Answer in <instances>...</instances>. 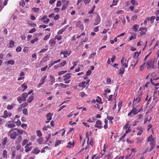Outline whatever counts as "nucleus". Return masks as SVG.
I'll use <instances>...</instances> for the list:
<instances>
[{"mask_svg": "<svg viewBox=\"0 0 159 159\" xmlns=\"http://www.w3.org/2000/svg\"><path fill=\"white\" fill-rule=\"evenodd\" d=\"M14 130H17V131L14 132L12 133L10 135V138L12 139H15L17 136H19V134H22L24 133L25 134H26V133L24 131L17 129L16 128H14L11 129L9 131V133Z\"/></svg>", "mask_w": 159, "mask_h": 159, "instance_id": "nucleus-1", "label": "nucleus"}, {"mask_svg": "<svg viewBox=\"0 0 159 159\" xmlns=\"http://www.w3.org/2000/svg\"><path fill=\"white\" fill-rule=\"evenodd\" d=\"M141 96L142 94H137L136 95L135 97H134V102L133 103V104H134V102L135 101H137V102H139L141 100Z\"/></svg>", "mask_w": 159, "mask_h": 159, "instance_id": "nucleus-2", "label": "nucleus"}, {"mask_svg": "<svg viewBox=\"0 0 159 159\" xmlns=\"http://www.w3.org/2000/svg\"><path fill=\"white\" fill-rule=\"evenodd\" d=\"M5 126L9 128H12L16 127V125L13 122L11 121H8L6 124Z\"/></svg>", "mask_w": 159, "mask_h": 159, "instance_id": "nucleus-3", "label": "nucleus"}, {"mask_svg": "<svg viewBox=\"0 0 159 159\" xmlns=\"http://www.w3.org/2000/svg\"><path fill=\"white\" fill-rule=\"evenodd\" d=\"M140 51L139 52H135L134 53V56L133 57V58H134V59L136 61L135 63L134 64L133 68L135 67V65H136L137 63L138 59H137L138 57L139 56V53L140 52Z\"/></svg>", "mask_w": 159, "mask_h": 159, "instance_id": "nucleus-4", "label": "nucleus"}, {"mask_svg": "<svg viewBox=\"0 0 159 159\" xmlns=\"http://www.w3.org/2000/svg\"><path fill=\"white\" fill-rule=\"evenodd\" d=\"M101 21V19L99 16L98 15L96 17V19L95 20V22L93 23V25H98Z\"/></svg>", "mask_w": 159, "mask_h": 159, "instance_id": "nucleus-5", "label": "nucleus"}, {"mask_svg": "<svg viewBox=\"0 0 159 159\" xmlns=\"http://www.w3.org/2000/svg\"><path fill=\"white\" fill-rule=\"evenodd\" d=\"M146 66L148 68H154V65L152 63V60H149L147 62Z\"/></svg>", "mask_w": 159, "mask_h": 159, "instance_id": "nucleus-6", "label": "nucleus"}, {"mask_svg": "<svg viewBox=\"0 0 159 159\" xmlns=\"http://www.w3.org/2000/svg\"><path fill=\"white\" fill-rule=\"evenodd\" d=\"M101 124V122L100 120H98L96 122V124L95 125V127L99 129H101L102 128Z\"/></svg>", "mask_w": 159, "mask_h": 159, "instance_id": "nucleus-7", "label": "nucleus"}, {"mask_svg": "<svg viewBox=\"0 0 159 159\" xmlns=\"http://www.w3.org/2000/svg\"><path fill=\"white\" fill-rule=\"evenodd\" d=\"M76 26L81 29L82 31L84 30V27L81 24V23L80 21H77V24H76Z\"/></svg>", "mask_w": 159, "mask_h": 159, "instance_id": "nucleus-8", "label": "nucleus"}, {"mask_svg": "<svg viewBox=\"0 0 159 159\" xmlns=\"http://www.w3.org/2000/svg\"><path fill=\"white\" fill-rule=\"evenodd\" d=\"M53 115V114L50 113H49L47 114L46 116L47 119L48 120H50L52 119V116Z\"/></svg>", "mask_w": 159, "mask_h": 159, "instance_id": "nucleus-9", "label": "nucleus"}, {"mask_svg": "<svg viewBox=\"0 0 159 159\" xmlns=\"http://www.w3.org/2000/svg\"><path fill=\"white\" fill-rule=\"evenodd\" d=\"M56 43V41L53 39H51L49 40V44L50 46H52L54 45Z\"/></svg>", "mask_w": 159, "mask_h": 159, "instance_id": "nucleus-10", "label": "nucleus"}, {"mask_svg": "<svg viewBox=\"0 0 159 159\" xmlns=\"http://www.w3.org/2000/svg\"><path fill=\"white\" fill-rule=\"evenodd\" d=\"M139 27V25H137V24H135L134 25L133 27H132V29H133V30L135 32H136L138 31V28Z\"/></svg>", "mask_w": 159, "mask_h": 159, "instance_id": "nucleus-11", "label": "nucleus"}, {"mask_svg": "<svg viewBox=\"0 0 159 159\" xmlns=\"http://www.w3.org/2000/svg\"><path fill=\"white\" fill-rule=\"evenodd\" d=\"M71 75L70 73L67 74V75H64L63 77L65 78L64 79V81H66L67 80L69 79L71 77L70 75Z\"/></svg>", "mask_w": 159, "mask_h": 159, "instance_id": "nucleus-12", "label": "nucleus"}, {"mask_svg": "<svg viewBox=\"0 0 159 159\" xmlns=\"http://www.w3.org/2000/svg\"><path fill=\"white\" fill-rule=\"evenodd\" d=\"M49 58V57H48V55L46 56L45 57H44L40 61V63L44 62L47 60H48Z\"/></svg>", "mask_w": 159, "mask_h": 159, "instance_id": "nucleus-13", "label": "nucleus"}, {"mask_svg": "<svg viewBox=\"0 0 159 159\" xmlns=\"http://www.w3.org/2000/svg\"><path fill=\"white\" fill-rule=\"evenodd\" d=\"M132 112H133V115L137 114L139 111V110L138 111V109L136 108H133L131 110Z\"/></svg>", "mask_w": 159, "mask_h": 159, "instance_id": "nucleus-14", "label": "nucleus"}, {"mask_svg": "<svg viewBox=\"0 0 159 159\" xmlns=\"http://www.w3.org/2000/svg\"><path fill=\"white\" fill-rule=\"evenodd\" d=\"M14 123H16L17 126H19L21 125L20 121L18 120H16L15 118L14 119Z\"/></svg>", "mask_w": 159, "mask_h": 159, "instance_id": "nucleus-15", "label": "nucleus"}, {"mask_svg": "<svg viewBox=\"0 0 159 159\" xmlns=\"http://www.w3.org/2000/svg\"><path fill=\"white\" fill-rule=\"evenodd\" d=\"M40 152V150L38 149L37 148H34L32 151V152L38 154Z\"/></svg>", "mask_w": 159, "mask_h": 159, "instance_id": "nucleus-16", "label": "nucleus"}, {"mask_svg": "<svg viewBox=\"0 0 159 159\" xmlns=\"http://www.w3.org/2000/svg\"><path fill=\"white\" fill-rule=\"evenodd\" d=\"M150 145L151 146V148L149 150L150 151H151L154 148V143L153 141H151L150 143Z\"/></svg>", "mask_w": 159, "mask_h": 159, "instance_id": "nucleus-17", "label": "nucleus"}, {"mask_svg": "<svg viewBox=\"0 0 159 159\" xmlns=\"http://www.w3.org/2000/svg\"><path fill=\"white\" fill-rule=\"evenodd\" d=\"M60 54H63V55H67L68 56H69L70 55V53H69L68 52V51L66 50H65L64 51H62L61 52Z\"/></svg>", "mask_w": 159, "mask_h": 159, "instance_id": "nucleus-18", "label": "nucleus"}, {"mask_svg": "<svg viewBox=\"0 0 159 159\" xmlns=\"http://www.w3.org/2000/svg\"><path fill=\"white\" fill-rule=\"evenodd\" d=\"M46 76H43V78H42L40 80V83L41 84H43L45 82V79H46Z\"/></svg>", "mask_w": 159, "mask_h": 159, "instance_id": "nucleus-19", "label": "nucleus"}, {"mask_svg": "<svg viewBox=\"0 0 159 159\" xmlns=\"http://www.w3.org/2000/svg\"><path fill=\"white\" fill-rule=\"evenodd\" d=\"M125 72V69L124 68L122 67L120 68L119 70V74L122 75Z\"/></svg>", "mask_w": 159, "mask_h": 159, "instance_id": "nucleus-20", "label": "nucleus"}, {"mask_svg": "<svg viewBox=\"0 0 159 159\" xmlns=\"http://www.w3.org/2000/svg\"><path fill=\"white\" fill-rule=\"evenodd\" d=\"M68 85L67 84H65L63 83H61L58 84V86L61 87L63 88H66Z\"/></svg>", "mask_w": 159, "mask_h": 159, "instance_id": "nucleus-21", "label": "nucleus"}, {"mask_svg": "<svg viewBox=\"0 0 159 159\" xmlns=\"http://www.w3.org/2000/svg\"><path fill=\"white\" fill-rule=\"evenodd\" d=\"M3 157L4 158H6L7 157V152L6 150H4L3 151L2 153Z\"/></svg>", "mask_w": 159, "mask_h": 159, "instance_id": "nucleus-22", "label": "nucleus"}, {"mask_svg": "<svg viewBox=\"0 0 159 159\" xmlns=\"http://www.w3.org/2000/svg\"><path fill=\"white\" fill-rule=\"evenodd\" d=\"M34 99V96L31 95L29 98V99L27 100V102L29 103L31 102Z\"/></svg>", "mask_w": 159, "mask_h": 159, "instance_id": "nucleus-23", "label": "nucleus"}, {"mask_svg": "<svg viewBox=\"0 0 159 159\" xmlns=\"http://www.w3.org/2000/svg\"><path fill=\"white\" fill-rule=\"evenodd\" d=\"M23 113L25 115H28V112L26 108H24L22 110Z\"/></svg>", "mask_w": 159, "mask_h": 159, "instance_id": "nucleus-24", "label": "nucleus"}, {"mask_svg": "<svg viewBox=\"0 0 159 159\" xmlns=\"http://www.w3.org/2000/svg\"><path fill=\"white\" fill-rule=\"evenodd\" d=\"M131 2L132 4L134 6H136L138 5V3L136 1L134 0H132L131 1Z\"/></svg>", "mask_w": 159, "mask_h": 159, "instance_id": "nucleus-25", "label": "nucleus"}, {"mask_svg": "<svg viewBox=\"0 0 159 159\" xmlns=\"http://www.w3.org/2000/svg\"><path fill=\"white\" fill-rule=\"evenodd\" d=\"M139 30L140 31H145L147 32V29L146 27H141L139 28Z\"/></svg>", "mask_w": 159, "mask_h": 159, "instance_id": "nucleus-26", "label": "nucleus"}, {"mask_svg": "<svg viewBox=\"0 0 159 159\" xmlns=\"http://www.w3.org/2000/svg\"><path fill=\"white\" fill-rule=\"evenodd\" d=\"M14 42L13 40H11L10 41L9 43V44L10 45V47L12 48L14 46Z\"/></svg>", "mask_w": 159, "mask_h": 159, "instance_id": "nucleus-27", "label": "nucleus"}, {"mask_svg": "<svg viewBox=\"0 0 159 159\" xmlns=\"http://www.w3.org/2000/svg\"><path fill=\"white\" fill-rule=\"evenodd\" d=\"M15 105V104H12L11 105H8L7 106V109L8 110H11L13 108V106Z\"/></svg>", "mask_w": 159, "mask_h": 159, "instance_id": "nucleus-28", "label": "nucleus"}, {"mask_svg": "<svg viewBox=\"0 0 159 159\" xmlns=\"http://www.w3.org/2000/svg\"><path fill=\"white\" fill-rule=\"evenodd\" d=\"M80 95L81 96V97L82 98L87 96V95L84 92H81L80 93Z\"/></svg>", "mask_w": 159, "mask_h": 159, "instance_id": "nucleus-29", "label": "nucleus"}, {"mask_svg": "<svg viewBox=\"0 0 159 159\" xmlns=\"http://www.w3.org/2000/svg\"><path fill=\"white\" fill-rule=\"evenodd\" d=\"M28 104L27 102H25L23 103V104L20 105V107H23L24 108L26 107L27 106Z\"/></svg>", "mask_w": 159, "mask_h": 159, "instance_id": "nucleus-30", "label": "nucleus"}, {"mask_svg": "<svg viewBox=\"0 0 159 159\" xmlns=\"http://www.w3.org/2000/svg\"><path fill=\"white\" fill-rule=\"evenodd\" d=\"M43 140L42 138H40L39 139L38 142L39 144H41L43 142Z\"/></svg>", "mask_w": 159, "mask_h": 159, "instance_id": "nucleus-31", "label": "nucleus"}, {"mask_svg": "<svg viewBox=\"0 0 159 159\" xmlns=\"http://www.w3.org/2000/svg\"><path fill=\"white\" fill-rule=\"evenodd\" d=\"M28 142V140L26 139H24L22 143V145L23 146L25 145L26 144H27Z\"/></svg>", "mask_w": 159, "mask_h": 159, "instance_id": "nucleus-32", "label": "nucleus"}, {"mask_svg": "<svg viewBox=\"0 0 159 159\" xmlns=\"http://www.w3.org/2000/svg\"><path fill=\"white\" fill-rule=\"evenodd\" d=\"M8 113L7 111H5L4 112V116H2L5 118H6L8 116Z\"/></svg>", "mask_w": 159, "mask_h": 159, "instance_id": "nucleus-33", "label": "nucleus"}, {"mask_svg": "<svg viewBox=\"0 0 159 159\" xmlns=\"http://www.w3.org/2000/svg\"><path fill=\"white\" fill-rule=\"evenodd\" d=\"M25 148V151L26 152H28L29 151H30L32 149V146L30 147L29 148Z\"/></svg>", "mask_w": 159, "mask_h": 159, "instance_id": "nucleus-34", "label": "nucleus"}, {"mask_svg": "<svg viewBox=\"0 0 159 159\" xmlns=\"http://www.w3.org/2000/svg\"><path fill=\"white\" fill-rule=\"evenodd\" d=\"M7 63L8 64L13 65L14 64L15 62L13 60H10L7 61Z\"/></svg>", "mask_w": 159, "mask_h": 159, "instance_id": "nucleus-35", "label": "nucleus"}, {"mask_svg": "<svg viewBox=\"0 0 159 159\" xmlns=\"http://www.w3.org/2000/svg\"><path fill=\"white\" fill-rule=\"evenodd\" d=\"M96 52H94L93 54H91L89 57V59H90L93 57H94V56L96 55Z\"/></svg>", "mask_w": 159, "mask_h": 159, "instance_id": "nucleus-36", "label": "nucleus"}, {"mask_svg": "<svg viewBox=\"0 0 159 159\" xmlns=\"http://www.w3.org/2000/svg\"><path fill=\"white\" fill-rule=\"evenodd\" d=\"M32 10L34 11L37 12L39 11V8H37L36 7H33L32 8Z\"/></svg>", "mask_w": 159, "mask_h": 159, "instance_id": "nucleus-37", "label": "nucleus"}, {"mask_svg": "<svg viewBox=\"0 0 159 159\" xmlns=\"http://www.w3.org/2000/svg\"><path fill=\"white\" fill-rule=\"evenodd\" d=\"M17 100L19 103H20L22 101V98L21 97H19L17 98Z\"/></svg>", "mask_w": 159, "mask_h": 159, "instance_id": "nucleus-38", "label": "nucleus"}, {"mask_svg": "<svg viewBox=\"0 0 159 159\" xmlns=\"http://www.w3.org/2000/svg\"><path fill=\"white\" fill-rule=\"evenodd\" d=\"M28 95L27 93H23L22 94V98H26L28 96Z\"/></svg>", "mask_w": 159, "mask_h": 159, "instance_id": "nucleus-39", "label": "nucleus"}, {"mask_svg": "<svg viewBox=\"0 0 159 159\" xmlns=\"http://www.w3.org/2000/svg\"><path fill=\"white\" fill-rule=\"evenodd\" d=\"M85 83L86 82L85 81H83L80 82L79 84V87H82V86H83L84 85H85Z\"/></svg>", "mask_w": 159, "mask_h": 159, "instance_id": "nucleus-40", "label": "nucleus"}, {"mask_svg": "<svg viewBox=\"0 0 159 159\" xmlns=\"http://www.w3.org/2000/svg\"><path fill=\"white\" fill-rule=\"evenodd\" d=\"M111 79L109 77H108L107 79V84H109L111 83Z\"/></svg>", "mask_w": 159, "mask_h": 159, "instance_id": "nucleus-41", "label": "nucleus"}, {"mask_svg": "<svg viewBox=\"0 0 159 159\" xmlns=\"http://www.w3.org/2000/svg\"><path fill=\"white\" fill-rule=\"evenodd\" d=\"M18 137L17 138V140L18 142L20 143V140H21L22 138L20 134H19V136H17Z\"/></svg>", "mask_w": 159, "mask_h": 159, "instance_id": "nucleus-42", "label": "nucleus"}, {"mask_svg": "<svg viewBox=\"0 0 159 159\" xmlns=\"http://www.w3.org/2000/svg\"><path fill=\"white\" fill-rule=\"evenodd\" d=\"M37 134L39 137H40L42 135V134L40 130H38L37 131Z\"/></svg>", "mask_w": 159, "mask_h": 159, "instance_id": "nucleus-43", "label": "nucleus"}, {"mask_svg": "<svg viewBox=\"0 0 159 159\" xmlns=\"http://www.w3.org/2000/svg\"><path fill=\"white\" fill-rule=\"evenodd\" d=\"M148 141H150V142L152 141H153V139L152 137V135H151L148 138Z\"/></svg>", "mask_w": 159, "mask_h": 159, "instance_id": "nucleus-44", "label": "nucleus"}, {"mask_svg": "<svg viewBox=\"0 0 159 159\" xmlns=\"http://www.w3.org/2000/svg\"><path fill=\"white\" fill-rule=\"evenodd\" d=\"M61 143V141L60 140H57L56 141V143L55 144V146L57 147Z\"/></svg>", "mask_w": 159, "mask_h": 159, "instance_id": "nucleus-45", "label": "nucleus"}, {"mask_svg": "<svg viewBox=\"0 0 159 159\" xmlns=\"http://www.w3.org/2000/svg\"><path fill=\"white\" fill-rule=\"evenodd\" d=\"M155 16H152L151 17L150 20L151 23H152L154 22V20L155 19Z\"/></svg>", "mask_w": 159, "mask_h": 159, "instance_id": "nucleus-46", "label": "nucleus"}, {"mask_svg": "<svg viewBox=\"0 0 159 159\" xmlns=\"http://www.w3.org/2000/svg\"><path fill=\"white\" fill-rule=\"evenodd\" d=\"M22 87L23 88H24V89L23 90V91H24L25 89H26L27 87V86H26L25 84H23L21 85Z\"/></svg>", "mask_w": 159, "mask_h": 159, "instance_id": "nucleus-47", "label": "nucleus"}, {"mask_svg": "<svg viewBox=\"0 0 159 159\" xmlns=\"http://www.w3.org/2000/svg\"><path fill=\"white\" fill-rule=\"evenodd\" d=\"M143 132V130L142 128L139 129V131L138 132L137 134V135H140L142 134V132Z\"/></svg>", "mask_w": 159, "mask_h": 159, "instance_id": "nucleus-48", "label": "nucleus"}, {"mask_svg": "<svg viewBox=\"0 0 159 159\" xmlns=\"http://www.w3.org/2000/svg\"><path fill=\"white\" fill-rule=\"evenodd\" d=\"M3 8L1 0H0V11H1Z\"/></svg>", "mask_w": 159, "mask_h": 159, "instance_id": "nucleus-49", "label": "nucleus"}, {"mask_svg": "<svg viewBox=\"0 0 159 159\" xmlns=\"http://www.w3.org/2000/svg\"><path fill=\"white\" fill-rule=\"evenodd\" d=\"M21 48L20 47H18L16 49V51L17 52H20L21 51Z\"/></svg>", "mask_w": 159, "mask_h": 159, "instance_id": "nucleus-50", "label": "nucleus"}, {"mask_svg": "<svg viewBox=\"0 0 159 159\" xmlns=\"http://www.w3.org/2000/svg\"><path fill=\"white\" fill-rule=\"evenodd\" d=\"M118 2V0H114L112 2V5H116Z\"/></svg>", "mask_w": 159, "mask_h": 159, "instance_id": "nucleus-51", "label": "nucleus"}, {"mask_svg": "<svg viewBox=\"0 0 159 159\" xmlns=\"http://www.w3.org/2000/svg\"><path fill=\"white\" fill-rule=\"evenodd\" d=\"M68 144L69 145H70V146L68 145L67 146V147L69 148H70V146L71 145H72L73 147L74 145L73 143H72L71 142H69V143H68Z\"/></svg>", "mask_w": 159, "mask_h": 159, "instance_id": "nucleus-52", "label": "nucleus"}, {"mask_svg": "<svg viewBox=\"0 0 159 159\" xmlns=\"http://www.w3.org/2000/svg\"><path fill=\"white\" fill-rule=\"evenodd\" d=\"M91 73V71L90 70H89L86 72V74L87 76H89Z\"/></svg>", "mask_w": 159, "mask_h": 159, "instance_id": "nucleus-53", "label": "nucleus"}, {"mask_svg": "<svg viewBox=\"0 0 159 159\" xmlns=\"http://www.w3.org/2000/svg\"><path fill=\"white\" fill-rule=\"evenodd\" d=\"M116 58V57L115 56H113L112 58H111V61L113 62L114 61V60Z\"/></svg>", "mask_w": 159, "mask_h": 159, "instance_id": "nucleus-54", "label": "nucleus"}, {"mask_svg": "<svg viewBox=\"0 0 159 159\" xmlns=\"http://www.w3.org/2000/svg\"><path fill=\"white\" fill-rule=\"evenodd\" d=\"M145 63H146L145 62L142 65H141L140 66V71H142L143 70V68L144 67V66Z\"/></svg>", "mask_w": 159, "mask_h": 159, "instance_id": "nucleus-55", "label": "nucleus"}, {"mask_svg": "<svg viewBox=\"0 0 159 159\" xmlns=\"http://www.w3.org/2000/svg\"><path fill=\"white\" fill-rule=\"evenodd\" d=\"M61 2L60 1H58L57 2V3L56 4V6L57 7H59L61 5Z\"/></svg>", "mask_w": 159, "mask_h": 159, "instance_id": "nucleus-56", "label": "nucleus"}, {"mask_svg": "<svg viewBox=\"0 0 159 159\" xmlns=\"http://www.w3.org/2000/svg\"><path fill=\"white\" fill-rule=\"evenodd\" d=\"M38 40V38H36L35 39H34L32 40L31 41V43H34L35 42H37Z\"/></svg>", "mask_w": 159, "mask_h": 159, "instance_id": "nucleus-57", "label": "nucleus"}, {"mask_svg": "<svg viewBox=\"0 0 159 159\" xmlns=\"http://www.w3.org/2000/svg\"><path fill=\"white\" fill-rule=\"evenodd\" d=\"M2 116L0 117V125H2L3 122L4 120L2 119Z\"/></svg>", "mask_w": 159, "mask_h": 159, "instance_id": "nucleus-58", "label": "nucleus"}, {"mask_svg": "<svg viewBox=\"0 0 159 159\" xmlns=\"http://www.w3.org/2000/svg\"><path fill=\"white\" fill-rule=\"evenodd\" d=\"M32 144V143L31 142H30L29 143H27L25 146V148H29V146L31 145Z\"/></svg>", "mask_w": 159, "mask_h": 159, "instance_id": "nucleus-59", "label": "nucleus"}, {"mask_svg": "<svg viewBox=\"0 0 159 159\" xmlns=\"http://www.w3.org/2000/svg\"><path fill=\"white\" fill-rule=\"evenodd\" d=\"M48 50V48H43L39 52V53H41V52H44L45 51H46Z\"/></svg>", "mask_w": 159, "mask_h": 159, "instance_id": "nucleus-60", "label": "nucleus"}, {"mask_svg": "<svg viewBox=\"0 0 159 159\" xmlns=\"http://www.w3.org/2000/svg\"><path fill=\"white\" fill-rule=\"evenodd\" d=\"M20 5H21L23 7H24L25 5V3L24 2V1H22L20 2Z\"/></svg>", "mask_w": 159, "mask_h": 159, "instance_id": "nucleus-61", "label": "nucleus"}, {"mask_svg": "<svg viewBox=\"0 0 159 159\" xmlns=\"http://www.w3.org/2000/svg\"><path fill=\"white\" fill-rule=\"evenodd\" d=\"M66 61H64L62 63H61L60 65L61 67L63 66L66 64Z\"/></svg>", "mask_w": 159, "mask_h": 159, "instance_id": "nucleus-62", "label": "nucleus"}, {"mask_svg": "<svg viewBox=\"0 0 159 159\" xmlns=\"http://www.w3.org/2000/svg\"><path fill=\"white\" fill-rule=\"evenodd\" d=\"M126 61V59H125V58L124 57H123L121 61V63L122 64H123V63L124 62V61Z\"/></svg>", "mask_w": 159, "mask_h": 159, "instance_id": "nucleus-63", "label": "nucleus"}, {"mask_svg": "<svg viewBox=\"0 0 159 159\" xmlns=\"http://www.w3.org/2000/svg\"><path fill=\"white\" fill-rule=\"evenodd\" d=\"M22 107H21L19 106V107L18 108L17 111L18 112H20L22 111Z\"/></svg>", "mask_w": 159, "mask_h": 159, "instance_id": "nucleus-64", "label": "nucleus"}]
</instances>
